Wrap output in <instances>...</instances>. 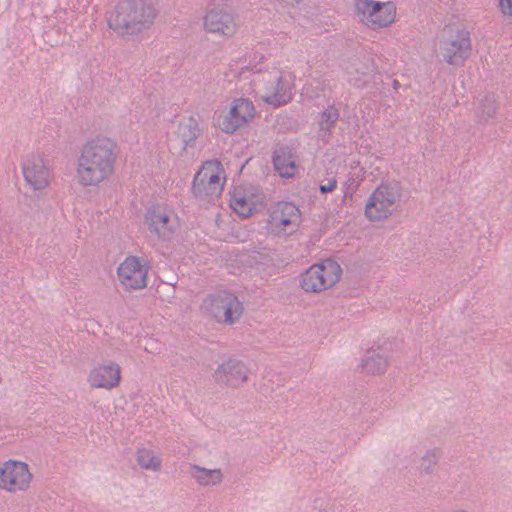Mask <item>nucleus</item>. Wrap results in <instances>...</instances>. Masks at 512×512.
Listing matches in <instances>:
<instances>
[{
    "instance_id": "obj_1",
    "label": "nucleus",
    "mask_w": 512,
    "mask_h": 512,
    "mask_svg": "<svg viewBox=\"0 0 512 512\" xmlns=\"http://www.w3.org/2000/svg\"><path fill=\"white\" fill-rule=\"evenodd\" d=\"M117 153L118 145L111 138L97 136L87 141L78 159L79 183L84 187L97 186L106 180L114 171Z\"/></svg>"
},
{
    "instance_id": "obj_2",
    "label": "nucleus",
    "mask_w": 512,
    "mask_h": 512,
    "mask_svg": "<svg viewBox=\"0 0 512 512\" xmlns=\"http://www.w3.org/2000/svg\"><path fill=\"white\" fill-rule=\"evenodd\" d=\"M158 15L153 3L146 0H122L107 18V24L118 35L137 36L148 30Z\"/></svg>"
},
{
    "instance_id": "obj_3",
    "label": "nucleus",
    "mask_w": 512,
    "mask_h": 512,
    "mask_svg": "<svg viewBox=\"0 0 512 512\" xmlns=\"http://www.w3.org/2000/svg\"><path fill=\"white\" fill-rule=\"evenodd\" d=\"M342 274L339 263L325 259L312 265L300 276V287L306 292H320L335 285Z\"/></svg>"
},
{
    "instance_id": "obj_4",
    "label": "nucleus",
    "mask_w": 512,
    "mask_h": 512,
    "mask_svg": "<svg viewBox=\"0 0 512 512\" xmlns=\"http://www.w3.org/2000/svg\"><path fill=\"white\" fill-rule=\"evenodd\" d=\"M255 107L251 100L238 98L233 100L227 112L217 113L213 116V124L226 134H233L244 124L250 122L255 116Z\"/></svg>"
},
{
    "instance_id": "obj_5",
    "label": "nucleus",
    "mask_w": 512,
    "mask_h": 512,
    "mask_svg": "<svg viewBox=\"0 0 512 512\" xmlns=\"http://www.w3.org/2000/svg\"><path fill=\"white\" fill-rule=\"evenodd\" d=\"M194 176L192 183V193L196 198L207 203L213 202L218 198L223 190V183L219 170L221 163L216 161L215 167L212 163H207Z\"/></svg>"
},
{
    "instance_id": "obj_6",
    "label": "nucleus",
    "mask_w": 512,
    "mask_h": 512,
    "mask_svg": "<svg viewBox=\"0 0 512 512\" xmlns=\"http://www.w3.org/2000/svg\"><path fill=\"white\" fill-rule=\"evenodd\" d=\"M355 5L361 20L371 29L387 27L395 20L396 6L392 1L356 0Z\"/></svg>"
},
{
    "instance_id": "obj_7",
    "label": "nucleus",
    "mask_w": 512,
    "mask_h": 512,
    "mask_svg": "<svg viewBox=\"0 0 512 512\" xmlns=\"http://www.w3.org/2000/svg\"><path fill=\"white\" fill-rule=\"evenodd\" d=\"M206 31L231 37L236 32L232 6L224 1L209 3L204 17Z\"/></svg>"
},
{
    "instance_id": "obj_8",
    "label": "nucleus",
    "mask_w": 512,
    "mask_h": 512,
    "mask_svg": "<svg viewBox=\"0 0 512 512\" xmlns=\"http://www.w3.org/2000/svg\"><path fill=\"white\" fill-rule=\"evenodd\" d=\"M442 61L461 66L471 54L470 33L466 29H457L454 34L440 40Z\"/></svg>"
},
{
    "instance_id": "obj_9",
    "label": "nucleus",
    "mask_w": 512,
    "mask_h": 512,
    "mask_svg": "<svg viewBox=\"0 0 512 512\" xmlns=\"http://www.w3.org/2000/svg\"><path fill=\"white\" fill-rule=\"evenodd\" d=\"M145 224L150 233L155 234L162 241L171 240L177 227L173 212L160 204H154L147 208Z\"/></svg>"
},
{
    "instance_id": "obj_10",
    "label": "nucleus",
    "mask_w": 512,
    "mask_h": 512,
    "mask_svg": "<svg viewBox=\"0 0 512 512\" xmlns=\"http://www.w3.org/2000/svg\"><path fill=\"white\" fill-rule=\"evenodd\" d=\"M267 228L274 234L286 233V227H298L301 223V212L292 202H277L268 209Z\"/></svg>"
},
{
    "instance_id": "obj_11",
    "label": "nucleus",
    "mask_w": 512,
    "mask_h": 512,
    "mask_svg": "<svg viewBox=\"0 0 512 512\" xmlns=\"http://www.w3.org/2000/svg\"><path fill=\"white\" fill-rule=\"evenodd\" d=\"M32 479L27 463L8 460L0 468V488L9 492L26 490Z\"/></svg>"
},
{
    "instance_id": "obj_12",
    "label": "nucleus",
    "mask_w": 512,
    "mask_h": 512,
    "mask_svg": "<svg viewBox=\"0 0 512 512\" xmlns=\"http://www.w3.org/2000/svg\"><path fill=\"white\" fill-rule=\"evenodd\" d=\"M148 267L142 265L136 256L127 257L118 267L117 275L126 290L146 287Z\"/></svg>"
},
{
    "instance_id": "obj_13",
    "label": "nucleus",
    "mask_w": 512,
    "mask_h": 512,
    "mask_svg": "<svg viewBox=\"0 0 512 512\" xmlns=\"http://www.w3.org/2000/svg\"><path fill=\"white\" fill-rule=\"evenodd\" d=\"M248 368L239 359L229 358L218 366L213 373L216 383L237 388L248 379Z\"/></svg>"
},
{
    "instance_id": "obj_14",
    "label": "nucleus",
    "mask_w": 512,
    "mask_h": 512,
    "mask_svg": "<svg viewBox=\"0 0 512 512\" xmlns=\"http://www.w3.org/2000/svg\"><path fill=\"white\" fill-rule=\"evenodd\" d=\"M23 176L34 190H40L48 185V169L40 155H30L22 165Z\"/></svg>"
},
{
    "instance_id": "obj_15",
    "label": "nucleus",
    "mask_w": 512,
    "mask_h": 512,
    "mask_svg": "<svg viewBox=\"0 0 512 512\" xmlns=\"http://www.w3.org/2000/svg\"><path fill=\"white\" fill-rule=\"evenodd\" d=\"M251 189L236 187L231 195L230 206L242 218H248L258 211L263 202L250 191Z\"/></svg>"
},
{
    "instance_id": "obj_16",
    "label": "nucleus",
    "mask_w": 512,
    "mask_h": 512,
    "mask_svg": "<svg viewBox=\"0 0 512 512\" xmlns=\"http://www.w3.org/2000/svg\"><path fill=\"white\" fill-rule=\"evenodd\" d=\"M297 155L287 144H278L273 151L272 162L275 170L282 178H293L297 172Z\"/></svg>"
},
{
    "instance_id": "obj_17",
    "label": "nucleus",
    "mask_w": 512,
    "mask_h": 512,
    "mask_svg": "<svg viewBox=\"0 0 512 512\" xmlns=\"http://www.w3.org/2000/svg\"><path fill=\"white\" fill-rule=\"evenodd\" d=\"M120 379V366L112 361L92 369L88 378L92 387L108 390L118 386Z\"/></svg>"
},
{
    "instance_id": "obj_18",
    "label": "nucleus",
    "mask_w": 512,
    "mask_h": 512,
    "mask_svg": "<svg viewBox=\"0 0 512 512\" xmlns=\"http://www.w3.org/2000/svg\"><path fill=\"white\" fill-rule=\"evenodd\" d=\"M260 98L275 108L287 104L292 99L289 85L282 76L265 83Z\"/></svg>"
},
{
    "instance_id": "obj_19",
    "label": "nucleus",
    "mask_w": 512,
    "mask_h": 512,
    "mask_svg": "<svg viewBox=\"0 0 512 512\" xmlns=\"http://www.w3.org/2000/svg\"><path fill=\"white\" fill-rule=\"evenodd\" d=\"M402 188L398 182L381 183L369 197V210L374 201L379 204L394 205L401 196Z\"/></svg>"
},
{
    "instance_id": "obj_20",
    "label": "nucleus",
    "mask_w": 512,
    "mask_h": 512,
    "mask_svg": "<svg viewBox=\"0 0 512 512\" xmlns=\"http://www.w3.org/2000/svg\"><path fill=\"white\" fill-rule=\"evenodd\" d=\"M228 295L229 292L227 291H221L216 294H209L201 305L203 313L221 323L222 311Z\"/></svg>"
},
{
    "instance_id": "obj_21",
    "label": "nucleus",
    "mask_w": 512,
    "mask_h": 512,
    "mask_svg": "<svg viewBox=\"0 0 512 512\" xmlns=\"http://www.w3.org/2000/svg\"><path fill=\"white\" fill-rule=\"evenodd\" d=\"M177 133L183 143V150H186L194 146L195 140L201 135V129L198 121L190 116L179 123Z\"/></svg>"
},
{
    "instance_id": "obj_22",
    "label": "nucleus",
    "mask_w": 512,
    "mask_h": 512,
    "mask_svg": "<svg viewBox=\"0 0 512 512\" xmlns=\"http://www.w3.org/2000/svg\"><path fill=\"white\" fill-rule=\"evenodd\" d=\"M244 307L243 303L238 297L229 292L228 298L225 300L224 308L222 311V321L226 325H233L237 322L243 314Z\"/></svg>"
},
{
    "instance_id": "obj_23",
    "label": "nucleus",
    "mask_w": 512,
    "mask_h": 512,
    "mask_svg": "<svg viewBox=\"0 0 512 512\" xmlns=\"http://www.w3.org/2000/svg\"><path fill=\"white\" fill-rule=\"evenodd\" d=\"M362 367L363 370L372 375L383 374L387 370L388 359L383 354L369 350L365 359L362 360Z\"/></svg>"
},
{
    "instance_id": "obj_24",
    "label": "nucleus",
    "mask_w": 512,
    "mask_h": 512,
    "mask_svg": "<svg viewBox=\"0 0 512 512\" xmlns=\"http://www.w3.org/2000/svg\"><path fill=\"white\" fill-rule=\"evenodd\" d=\"M191 475L204 486L219 484L223 478L220 469H206L198 465L191 466Z\"/></svg>"
},
{
    "instance_id": "obj_25",
    "label": "nucleus",
    "mask_w": 512,
    "mask_h": 512,
    "mask_svg": "<svg viewBox=\"0 0 512 512\" xmlns=\"http://www.w3.org/2000/svg\"><path fill=\"white\" fill-rule=\"evenodd\" d=\"M375 71L376 66L374 58L369 54L357 56L348 67L350 74H359L361 76H372Z\"/></svg>"
},
{
    "instance_id": "obj_26",
    "label": "nucleus",
    "mask_w": 512,
    "mask_h": 512,
    "mask_svg": "<svg viewBox=\"0 0 512 512\" xmlns=\"http://www.w3.org/2000/svg\"><path fill=\"white\" fill-rule=\"evenodd\" d=\"M249 263L257 269H275V258L270 250L263 248L260 250H253L249 254Z\"/></svg>"
},
{
    "instance_id": "obj_27",
    "label": "nucleus",
    "mask_w": 512,
    "mask_h": 512,
    "mask_svg": "<svg viewBox=\"0 0 512 512\" xmlns=\"http://www.w3.org/2000/svg\"><path fill=\"white\" fill-rule=\"evenodd\" d=\"M497 111L496 98L493 93L486 94L480 102L477 109V117L481 122H487L490 118L494 117Z\"/></svg>"
},
{
    "instance_id": "obj_28",
    "label": "nucleus",
    "mask_w": 512,
    "mask_h": 512,
    "mask_svg": "<svg viewBox=\"0 0 512 512\" xmlns=\"http://www.w3.org/2000/svg\"><path fill=\"white\" fill-rule=\"evenodd\" d=\"M390 205L388 204H379L378 201H374V204L371 205V209L369 210V199L365 205V215L371 221H380L388 218L392 214V210L390 209Z\"/></svg>"
},
{
    "instance_id": "obj_29",
    "label": "nucleus",
    "mask_w": 512,
    "mask_h": 512,
    "mask_svg": "<svg viewBox=\"0 0 512 512\" xmlns=\"http://www.w3.org/2000/svg\"><path fill=\"white\" fill-rule=\"evenodd\" d=\"M339 110L334 105H329L321 114L319 120L320 130L330 133L339 119Z\"/></svg>"
},
{
    "instance_id": "obj_30",
    "label": "nucleus",
    "mask_w": 512,
    "mask_h": 512,
    "mask_svg": "<svg viewBox=\"0 0 512 512\" xmlns=\"http://www.w3.org/2000/svg\"><path fill=\"white\" fill-rule=\"evenodd\" d=\"M137 462L144 469L158 470L161 466V460L153 454V451L146 448L138 449Z\"/></svg>"
},
{
    "instance_id": "obj_31",
    "label": "nucleus",
    "mask_w": 512,
    "mask_h": 512,
    "mask_svg": "<svg viewBox=\"0 0 512 512\" xmlns=\"http://www.w3.org/2000/svg\"><path fill=\"white\" fill-rule=\"evenodd\" d=\"M440 457L439 449L428 450L426 454L422 457V462L420 468L426 474H430L433 472V466L438 464Z\"/></svg>"
},
{
    "instance_id": "obj_32",
    "label": "nucleus",
    "mask_w": 512,
    "mask_h": 512,
    "mask_svg": "<svg viewBox=\"0 0 512 512\" xmlns=\"http://www.w3.org/2000/svg\"><path fill=\"white\" fill-rule=\"evenodd\" d=\"M337 187L336 178H331L328 180L327 184H320L319 191L321 194H327L334 191Z\"/></svg>"
},
{
    "instance_id": "obj_33",
    "label": "nucleus",
    "mask_w": 512,
    "mask_h": 512,
    "mask_svg": "<svg viewBox=\"0 0 512 512\" xmlns=\"http://www.w3.org/2000/svg\"><path fill=\"white\" fill-rule=\"evenodd\" d=\"M499 5L503 14L512 16V0H500Z\"/></svg>"
},
{
    "instance_id": "obj_34",
    "label": "nucleus",
    "mask_w": 512,
    "mask_h": 512,
    "mask_svg": "<svg viewBox=\"0 0 512 512\" xmlns=\"http://www.w3.org/2000/svg\"><path fill=\"white\" fill-rule=\"evenodd\" d=\"M366 83H367L366 80H361L360 78H357L356 82L354 83V85H356L358 87H361V86L365 85Z\"/></svg>"
},
{
    "instance_id": "obj_35",
    "label": "nucleus",
    "mask_w": 512,
    "mask_h": 512,
    "mask_svg": "<svg viewBox=\"0 0 512 512\" xmlns=\"http://www.w3.org/2000/svg\"><path fill=\"white\" fill-rule=\"evenodd\" d=\"M282 1L287 3V4H289V5H294V4H299L303 0H282Z\"/></svg>"
},
{
    "instance_id": "obj_36",
    "label": "nucleus",
    "mask_w": 512,
    "mask_h": 512,
    "mask_svg": "<svg viewBox=\"0 0 512 512\" xmlns=\"http://www.w3.org/2000/svg\"><path fill=\"white\" fill-rule=\"evenodd\" d=\"M164 287L168 288V292L170 293L171 291H174L175 290V287L174 286H170V285H167V284H164Z\"/></svg>"
},
{
    "instance_id": "obj_37",
    "label": "nucleus",
    "mask_w": 512,
    "mask_h": 512,
    "mask_svg": "<svg viewBox=\"0 0 512 512\" xmlns=\"http://www.w3.org/2000/svg\"><path fill=\"white\" fill-rule=\"evenodd\" d=\"M399 86H400V83L398 82V80H394V81H393V87H394V89H397Z\"/></svg>"
},
{
    "instance_id": "obj_38",
    "label": "nucleus",
    "mask_w": 512,
    "mask_h": 512,
    "mask_svg": "<svg viewBox=\"0 0 512 512\" xmlns=\"http://www.w3.org/2000/svg\"><path fill=\"white\" fill-rule=\"evenodd\" d=\"M452 512H468L466 510H455V511H452Z\"/></svg>"
}]
</instances>
